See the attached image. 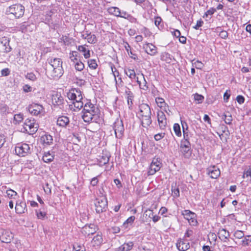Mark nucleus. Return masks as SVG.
<instances>
[{"mask_svg": "<svg viewBox=\"0 0 251 251\" xmlns=\"http://www.w3.org/2000/svg\"><path fill=\"white\" fill-rule=\"evenodd\" d=\"M67 97L69 100L73 101L72 103L69 106L74 111L79 110L83 107L84 104L82 101L83 98L81 92L79 89L71 90L68 93Z\"/></svg>", "mask_w": 251, "mask_h": 251, "instance_id": "f257e3e1", "label": "nucleus"}, {"mask_svg": "<svg viewBox=\"0 0 251 251\" xmlns=\"http://www.w3.org/2000/svg\"><path fill=\"white\" fill-rule=\"evenodd\" d=\"M138 116L144 127H148L152 123L151 108L146 103H142L139 106Z\"/></svg>", "mask_w": 251, "mask_h": 251, "instance_id": "f03ea898", "label": "nucleus"}, {"mask_svg": "<svg viewBox=\"0 0 251 251\" xmlns=\"http://www.w3.org/2000/svg\"><path fill=\"white\" fill-rule=\"evenodd\" d=\"M50 68L49 69L48 73L50 77L53 79H58L63 74L62 68V62L60 58H50L49 60Z\"/></svg>", "mask_w": 251, "mask_h": 251, "instance_id": "7ed1b4c3", "label": "nucleus"}, {"mask_svg": "<svg viewBox=\"0 0 251 251\" xmlns=\"http://www.w3.org/2000/svg\"><path fill=\"white\" fill-rule=\"evenodd\" d=\"M25 12V7L22 4H15L7 8L6 14L11 16V17L19 18L22 17Z\"/></svg>", "mask_w": 251, "mask_h": 251, "instance_id": "20e7f679", "label": "nucleus"}, {"mask_svg": "<svg viewBox=\"0 0 251 251\" xmlns=\"http://www.w3.org/2000/svg\"><path fill=\"white\" fill-rule=\"evenodd\" d=\"M39 126L33 118L26 119L24 124V128L29 134L35 133L38 130Z\"/></svg>", "mask_w": 251, "mask_h": 251, "instance_id": "39448f33", "label": "nucleus"}, {"mask_svg": "<svg viewBox=\"0 0 251 251\" xmlns=\"http://www.w3.org/2000/svg\"><path fill=\"white\" fill-rule=\"evenodd\" d=\"M95 205L97 213H100L105 211L107 207V201L105 196H102L96 199Z\"/></svg>", "mask_w": 251, "mask_h": 251, "instance_id": "423d86ee", "label": "nucleus"}, {"mask_svg": "<svg viewBox=\"0 0 251 251\" xmlns=\"http://www.w3.org/2000/svg\"><path fill=\"white\" fill-rule=\"evenodd\" d=\"M108 13L116 17H120L125 19H131L132 21H135L136 19L133 18L130 14L125 11H121L118 7H110L107 10Z\"/></svg>", "mask_w": 251, "mask_h": 251, "instance_id": "0eeeda50", "label": "nucleus"}, {"mask_svg": "<svg viewBox=\"0 0 251 251\" xmlns=\"http://www.w3.org/2000/svg\"><path fill=\"white\" fill-rule=\"evenodd\" d=\"M15 151L20 156H25L30 153L29 146L26 143L18 144L15 148Z\"/></svg>", "mask_w": 251, "mask_h": 251, "instance_id": "6e6552de", "label": "nucleus"}, {"mask_svg": "<svg viewBox=\"0 0 251 251\" xmlns=\"http://www.w3.org/2000/svg\"><path fill=\"white\" fill-rule=\"evenodd\" d=\"M113 129L115 136L117 138H121L124 134V128L122 121L117 120L114 124Z\"/></svg>", "mask_w": 251, "mask_h": 251, "instance_id": "1a4fd4ad", "label": "nucleus"}, {"mask_svg": "<svg viewBox=\"0 0 251 251\" xmlns=\"http://www.w3.org/2000/svg\"><path fill=\"white\" fill-rule=\"evenodd\" d=\"M180 148L184 157L189 158L192 153L189 141H181Z\"/></svg>", "mask_w": 251, "mask_h": 251, "instance_id": "9d476101", "label": "nucleus"}, {"mask_svg": "<svg viewBox=\"0 0 251 251\" xmlns=\"http://www.w3.org/2000/svg\"><path fill=\"white\" fill-rule=\"evenodd\" d=\"M161 163L158 158H154L151 163L149 170L148 172V175H153L158 171L161 167Z\"/></svg>", "mask_w": 251, "mask_h": 251, "instance_id": "9b49d317", "label": "nucleus"}, {"mask_svg": "<svg viewBox=\"0 0 251 251\" xmlns=\"http://www.w3.org/2000/svg\"><path fill=\"white\" fill-rule=\"evenodd\" d=\"M97 231V227L94 225H86L81 229L82 233L85 236L94 234Z\"/></svg>", "mask_w": 251, "mask_h": 251, "instance_id": "f8f14e48", "label": "nucleus"}, {"mask_svg": "<svg viewBox=\"0 0 251 251\" xmlns=\"http://www.w3.org/2000/svg\"><path fill=\"white\" fill-rule=\"evenodd\" d=\"M206 171L207 175L212 178H217L220 175L219 169L215 166L208 167Z\"/></svg>", "mask_w": 251, "mask_h": 251, "instance_id": "ddd939ff", "label": "nucleus"}, {"mask_svg": "<svg viewBox=\"0 0 251 251\" xmlns=\"http://www.w3.org/2000/svg\"><path fill=\"white\" fill-rule=\"evenodd\" d=\"M15 208L16 212L18 214L25 213L27 211L25 202L21 200L17 201Z\"/></svg>", "mask_w": 251, "mask_h": 251, "instance_id": "4468645a", "label": "nucleus"}, {"mask_svg": "<svg viewBox=\"0 0 251 251\" xmlns=\"http://www.w3.org/2000/svg\"><path fill=\"white\" fill-rule=\"evenodd\" d=\"M29 112L34 115H38L43 109V107L41 105L33 103L28 106Z\"/></svg>", "mask_w": 251, "mask_h": 251, "instance_id": "2eb2a0df", "label": "nucleus"}, {"mask_svg": "<svg viewBox=\"0 0 251 251\" xmlns=\"http://www.w3.org/2000/svg\"><path fill=\"white\" fill-rule=\"evenodd\" d=\"M157 120L160 128L164 129L167 125V119L163 112L159 111L157 112Z\"/></svg>", "mask_w": 251, "mask_h": 251, "instance_id": "dca6fc26", "label": "nucleus"}, {"mask_svg": "<svg viewBox=\"0 0 251 251\" xmlns=\"http://www.w3.org/2000/svg\"><path fill=\"white\" fill-rule=\"evenodd\" d=\"M125 94L126 95L127 99V104L129 108L131 109L133 104L132 100L134 98V95L132 92L129 90V88L125 86L124 88Z\"/></svg>", "mask_w": 251, "mask_h": 251, "instance_id": "f3484780", "label": "nucleus"}, {"mask_svg": "<svg viewBox=\"0 0 251 251\" xmlns=\"http://www.w3.org/2000/svg\"><path fill=\"white\" fill-rule=\"evenodd\" d=\"M145 51L151 55H154L157 53L156 47L152 44L147 43L143 46Z\"/></svg>", "mask_w": 251, "mask_h": 251, "instance_id": "a211bd4d", "label": "nucleus"}, {"mask_svg": "<svg viewBox=\"0 0 251 251\" xmlns=\"http://www.w3.org/2000/svg\"><path fill=\"white\" fill-rule=\"evenodd\" d=\"M13 238V234L9 231H4L0 236V239L3 243H10Z\"/></svg>", "mask_w": 251, "mask_h": 251, "instance_id": "6ab92c4d", "label": "nucleus"}, {"mask_svg": "<svg viewBox=\"0 0 251 251\" xmlns=\"http://www.w3.org/2000/svg\"><path fill=\"white\" fill-rule=\"evenodd\" d=\"M82 118L86 123H90L96 117L97 113H93L91 112L82 111Z\"/></svg>", "mask_w": 251, "mask_h": 251, "instance_id": "aec40b11", "label": "nucleus"}, {"mask_svg": "<svg viewBox=\"0 0 251 251\" xmlns=\"http://www.w3.org/2000/svg\"><path fill=\"white\" fill-rule=\"evenodd\" d=\"M176 246L179 251H185L189 249V243L185 240H179L176 244Z\"/></svg>", "mask_w": 251, "mask_h": 251, "instance_id": "412c9836", "label": "nucleus"}, {"mask_svg": "<svg viewBox=\"0 0 251 251\" xmlns=\"http://www.w3.org/2000/svg\"><path fill=\"white\" fill-rule=\"evenodd\" d=\"M9 41L6 39H3L0 42V51L3 52H8L11 51V48L9 45Z\"/></svg>", "mask_w": 251, "mask_h": 251, "instance_id": "4be33fe9", "label": "nucleus"}, {"mask_svg": "<svg viewBox=\"0 0 251 251\" xmlns=\"http://www.w3.org/2000/svg\"><path fill=\"white\" fill-rule=\"evenodd\" d=\"M69 123L70 120L69 118L65 116L59 117L56 121L57 125L62 127H66L69 125Z\"/></svg>", "mask_w": 251, "mask_h": 251, "instance_id": "5701e85b", "label": "nucleus"}, {"mask_svg": "<svg viewBox=\"0 0 251 251\" xmlns=\"http://www.w3.org/2000/svg\"><path fill=\"white\" fill-rule=\"evenodd\" d=\"M52 102L53 105L60 106L64 102V99L61 94L56 93L52 95Z\"/></svg>", "mask_w": 251, "mask_h": 251, "instance_id": "b1692460", "label": "nucleus"}, {"mask_svg": "<svg viewBox=\"0 0 251 251\" xmlns=\"http://www.w3.org/2000/svg\"><path fill=\"white\" fill-rule=\"evenodd\" d=\"M219 238L223 242H226L229 237V232L224 228L220 229L218 232Z\"/></svg>", "mask_w": 251, "mask_h": 251, "instance_id": "393cba45", "label": "nucleus"}, {"mask_svg": "<svg viewBox=\"0 0 251 251\" xmlns=\"http://www.w3.org/2000/svg\"><path fill=\"white\" fill-rule=\"evenodd\" d=\"M81 37L85 39H86L88 43L90 44H95L97 42L96 36L94 34H92L91 33H86L82 34Z\"/></svg>", "mask_w": 251, "mask_h": 251, "instance_id": "a878e982", "label": "nucleus"}, {"mask_svg": "<svg viewBox=\"0 0 251 251\" xmlns=\"http://www.w3.org/2000/svg\"><path fill=\"white\" fill-rule=\"evenodd\" d=\"M82 111L91 112L93 113H97L98 109L93 104L90 102H87L84 105Z\"/></svg>", "mask_w": 251, "mask_h": 251, "instance_id": "bb28decb", "label": "nucleus"}, {"mask_svg": "<svg viewBox=\"0 0 251 251\" xmlns=\"http://www.w3.org/2000/svg\"><path fill=\"white\" fill-rule=\"evenodd\" d=\"M40 141L42 144L49 145L52 143L53 139L51 135L45 133L41 137Z\"/></svg>", "mask_w": 251, "mask_h": 251, "instance_id": "cd10ccee", "label": "nucleus"}, {"mask_svg": "<svg viewBox=\"0 0 251 251\" xmlns=\"http://www.w3.org/2000/svg\"><path fill=\"white\" fill-rule=\"evenodd\" d=\"M110 155L109 154H102L99 156L98 159L99 164L100 166H102L108 163Z\"/></svg>", "mask_w": 251, "mask_h": 251, "instance_id": "c85d7f7f", "label": "nucleus"}, {"mask_svg": "<svg viewBox=\"0 0 251 251\" xmlns=\"http://www.w3.org/2000/svg\"><path fill=\"white\" fill-rule=\"evenodd\" d=\"M86 45L79 46L77 48L78 50L83 53V55L85 58H88L90 57V50L86 48Z\"/></svg>", "mask_w": 251, "mask_h": 251, "instance_id": "c756f323", "label": "nucleus"}, {"mask_svg": "<svg viewBox=\"0 0 251 251\" xmlns=\"http://www.w3.org/2000/svg\"><path fill=\"white\" fill-rule=\"evenodd\" d=\"M125 72L126 74L131 79L136 78L137 82L139 85H140V81H139L138 80V77L136 76V74L134 70L128 69L127 70H125Z\"/></svg>", "mask_w": 251, "mask_h": 251, "instance_id": "7c9ffc66", "label": "nucleus"}, {"mask_svg": "<svg viewBox=\"0 0 251 251\" xmlns=\"http://www.w3.org/2000/svg\"><path fill=\"white\" fill-rule=\"evenodd\" d=\"M133 246L132 242L125 243L119 248V251H128L131 250Z\"/></svg>", "mask_w": 251, "mask_h": 251, "instance_id": "2f4dec72", "label": "nucleus"}, {"mask_svg": "<svg viewBox=\"0 0 251 251\" xmlns=\"http://www.w3.org/2000/svg\"><path fill=\"white\" fill-rule=\"evenodd\" d=\"M155 101L158 105L160 108H164V110L165 111L166 113H168V111L166 109V103L163 98H156L155 99Z\"/></svg>", "mask_w": 251, "mask_h": 251, "instance_id": "473e14b6", "label": "nucleus"}, {"mask_svg": "<svg viewBox=\"0 0 251 251\" xmlns=\"http://www.w3.org/2000/svg\"><path fill=\"white\" fill-rule=\"evenodd\" d=\"M54 158V155L51 154L49 151L45 152L43 156L42 159L46 163L51 162Z\"/></svg>", "mask_w": 251, "mask_h": 251, "instance_id": "72a5a7b5", "label": "nucleus"}, {"mask_svg": "<svg viewBox=\"0 0 251 251\" xmlns=\"http://www.w3.org/2000/svg\"><path fill=\"white\" fill-rule=\"evenodd\" d=\"M185 219L187 220L193 219V217H195V214L189 210H185L182 212Z\"/></svg>", "mask_w": 251, "mask_h": 251, "instance_id": "f704fd0d", "label": "nucleus"}, {"mask_svg": "<svg viewBox=\"0 0 251 251\" xmlns=\"http://www.w3.org/2000/svg\"><path fill=\"white\" fill-rule=\"evenodd\" d=\"M103 240L101 235L97 234L92 240L94 246H99L102 243Z\"/></svg>", "mask_w": 251, "mask_h": 251, "instance_id": "c9c22d12", "label": "nucleus"}, {"mask_svg": "<svg viewBox=\"0 0 251 251\" xmlns=\"http://www.w3.org/2000/svg\"><path fill=\"white\" fill-rule=\"evenodd\" d=\"M161 59L168 63H170L172 61L171 55L168 52H163L161 55Z\"/></svg>", "mask_w": 251, "mask_h": 251, "instance_id": "e433bc0d", "label": "nucleus"}, {"mask_svg": "<svg viewBox=\"0 0 251 251\" xmlns=\"http://www.w3.org/2000/svg\"><path fill=\"white\" fill-rule=\"evenodd\" d=\"M222 119L225 121V123L227 125H230L231 124V122L232 121V117L231 114H230L229 113L227 114H225Z\"/></svg>", "mask_w": 251, "mask_h": 251, "instance_id": "4c0bfd02", "label": "nucleus"}, {"mask_svg": "<svg viewBox=\"0 0 251 251\" xmlns=\"http://www.w3.org/2000/svg\"><path fill=\"white\" fill-rule=\"evenodd\" d=\"M125 47L130 57L134 59H136L137 58V55L136 54L133 53V52L130 50V47L127 43H126V45H125Z\"/></svg>", "mask_w": 251, "mask_h": 251, "instance_id": "58836bf2", "label": "nucleus"}, {"mask_svg": "<svg viewBox=\"0 0 251 251\" xmlns=\"http://www.w3.org/2000/svg\"><path fill=\"white\" fill-rule=\"evenodd\" d=\"M194 99L196 103L199 104L202 102L204 100V97L201 95L196 93L194 95Z\"/></svg>", "mask_w": 251, "mask_h": 251, "instance_id": "ea45409f", "label": "nucleus"}, {"mask_svg": "<svg viewBox=\"0 0 251 251\" xmlns=\"http://www.w3.org/2000/svg\"><path fill=\"white\" fill-rule=\"evenodd\" d=\"M244 239L241 241V244L243 246H248L251 242V235L244 236Z\"/></svg>", "mask_w": 251, "mask_h": 251, "instance_id": "a19ab883", "label": "nucleus"}, {"mask_svg": "<svg viewBox=\"0 0 251 251\" xmlns=\"http://www.w3.org/2000/svg\"><path fill=\"white\" fill-rule=\"evenodd\" d=\"M153 215V211L150 209H148L145 211V212L144 213L143 216L145 217L146 220H148V218L151 219Z\"/></svg>", "mask_w": 251, "mask_h": 251, "instance_id": "79ce46f5", "label": "nucleus"}, {"mask_svg": "<svg viewBox=\"0 0 251 251\" xmlns=\"http://www.w3.org/2000/svg\"><path fill=\"white\" fill-rule=\"evenodd\" d=\"M173 128L176 135H177L178 137L181 136V132L180 130V127L179 124H175L174 125Z\"/></svg>", "mask_w": 251, "mask_h": 251, "instance_id": "37998d69", "label": "nucleus"}, {"mask_svg": "<svg viewBox=\"0 0 251 251\" xmlns=\"http://www.w3.org/2000/svg\"><path fill=\"white\" fill-rule=\"evenodd\" d=\"M76 62H75V68L76 70L78 71H81L82 70H83V69L84 68V64L81 62V61H76Z\"/></svg>", "mask_w": 251, "mask_h": 251, "instance_id": "c03bdc74", "label": "nucleus"}, {"mask_svg": "<svg viewBox=\"0 0 251 251\" xmlns=\"http://www.w3.org/2000/svg\"><path fill=\"white\" fill-rule=\"evenodd\" d=\"M172 195L174 198H177L179 196V190L178 188H176L173 185H172Z\"/></svg>", "mask_w": 251, "mask_h": 251, "instance_id": "a18cd8bd", "label": "nucleus"}, {"mask_svg": "<svg viewBox=\"0 0 251 251\" xmlns=\"http://www.w3.org/2000/svg\"><path fill=\"white\" fill-rule=\"evenodd\" d=\"M244 233L243 231L239 230L235 231L234 233V236L237 239H242L244 237Z\"/></svg>", "mask_w": 251, "mask_h": 251, "instance_id": "49530a36", "label": "nucleus"}, {"mask_svg": "<svg viewBox=\"0 0 251 251\" xmlns=\"http://www.w3.org/2000/svg\"><path fill=\"white\" fill-rule=\"evenodd\" d=\"M88 64L90 68L95 69L98 66L96 61L94 59H90L88 61Z\"/></svg>", "mask_w": 251, "mask_h": 251, "instance_id": "de8ad7c7", "label": "nucleus"}, {"mask_svg": "<svg viewBox=\"0 0 251 251\" xmlns=\"http://www.w3.org/2000/svg\"><path fill=\"white\" fill-rule=\"evenodd\" d=\"M6 194L8 197L10 199L15 198V197L17 196V193L12 189H9L6 191Z\"/></svg>", "mask_w": 251, "mask_h": 251, "instance_id": "09e8293b", "label": "nucleus"}, {"mask_svg": "<svg viewBox=\"0 0 251 251\" xmlns=\"http://www.w3.org/2000/svg\"><path fill=\"white\" fill-rule=\"evenodd\" d=\"M135 219L134 216H130L124 222V226L127 227L128 225H131L134 222Z\"/></svg>", "mask_w": 251, "mask_h": 251, "instance_id": "8fccbe9b", "label": "nucleus"}, {"mask_svg": "<svg viewBox=\"0 0 251 251\" xmlns=\"http://www.w3.org/2000/svg\"><path fill=\"white\" fill-rule=\"evenodd\" d=\"M77 56V52L73 51L70 53V58L72 61H73L74 63H75V61H77V59L76 58Z\"/></svg>", "mask_w": 251, "mask_h": 251, "instance_id": "3c124183", "label": "nucleus"}, {"mask_svg": "<svg viewBox=\"0 0 251 251\" xmlns=\"http://www.w3.org/2000/svg\"><path fill=\"white\" fill-rule=\"evenodd\" d=\"M14 121L17 123L21 122L23 119V115L21 114H16L14 117Z\"/></svg>", "mask_w": 251, "mask_h": 251, "instance_id": "603ef678", "label": "nucleus"}, {"mask_svg": "<svg viewBox=\"0 0 251 251\" xmlns=\"http://www.w3.org/2000/svg\"><path fill=\"white\" fill-rule=\"evenodd\" d=\"M216 11V9L214 8H211L209 10H208L205 13L203 16V17H207L208 15H213Z\"/></svg>", "mask_w": 251, "mask_h": 251, "instance_id": "864d4df0", "label": "nucleus"}, {"mask_svg": "<svg viewBox=\"0 0 251 251\" xmlns=\"http://www.w3.org/2000/svg\"><path fill=\"white\" fill-rule=\"evenodd\" d=\"M25 77L27 79L32 81H34L36 79L35 75L32 73H27Z\"/></svg>", "mask_w": 251, "mask_h": 251, "instance_id": "5fc2aeb1", "label": "nucleus"}, {"mask_svg": "<svg viewBox=\"0 0 251 251\" xmlns=\"http://www.w3.org/2000/svg\"><path fill=\"white\" fill-rule=\"evenodd\" d=\"M183 140H182L181 141H189V139L190 137V135L188 131H186L184 132H183Z\"/></svg>", "mask_w": 251, "mask_h": 251, "instance_id": "6e6d98bb", "label": "nucleus"}, {"mask_svg": "<svg viewBox=\"0 0 251 251\" xmlns=\"http://www.w3.org/2000/svg\"><path fill=\"white\" fill-rule=\"evenodd\" d=\"M5 142V136L3 134L0 133V148L3 146Z\"/></svg>", "mask_w": 251, "mask_h": 251, "instance_id": "4d7b16f0", "label": "nucleus"}, {"mask_svg": "<svg viewBox=\"0 0 251 251\" xmlns=\"http://www.w3.org/2000/svg\"><path fill=\"white\" fill-rule=\"evenodd\" d=\"M203 24V22L200 19L197 22V24L195 26L193 27L195 29H198L200 27H201Z\"/></svg>", "mask_w": 251, "mask_h": 251, "instance_id": "13d9d810", "label": "nucleus"}, {"mask_svg": "<svg viewBox=\"0 0 251 251\" xmlns=\"http://www.w3.org/2000/svg\"><path fill=\"white\" fill-rule=\"evenodd\" d=\"M219 36L223 39H226L227 37L228 33L225 30H222L220 32Z\"/></svg>", "mask_w": 251, "mask_h": 251, "instance_id": "bf43d9fd", "label": "nucleus"}, {"mask_svg": "<svg viewBox=\"0 0 251 251\" xmlns=\"http://www.w3.org/2000/svg\"><path fill=\"white\" fill-rule=\"evenodd\" d=\"M236 100L239 104H242L244 102L245 99L243 96L241 95H238L236 97Z\"/></svg>", "mask_w": 251, "mask_h": 251, "instance_id": "052dcab7", "label": "nucleus"}, {"mask_svg": "<svg viewBox=\"0 0 251 251\" xmlns=\"http://www.w3.org/2000/svg\"><path fill=\"white\" fill-rule=\"evenodd\" d=\"M111 68L115 78L119 76V73L117 71V69L113 65L111 66Z\"/></svg>", "mask_w": 251, "mask_h": 251, "instance_id": "680f3d73", "label": "nucleus"}, {"mask_svg": "<svg viewBox=\"0 0 251 251\" xmlns=\"http://www.w3.org/2000/svg\"><path fill=\"white\" fill-rule=\"evenodd\" d=\"M32 88L28 85L26 84L23 86V91L25 93L30 92Z\"/></svg>", "mask_w": 251, "mask_h": 251, "instance_id": "e2e57ef3", "label": "nucleus"}, {"mask_svg": "<svg viewBox=\"0 0 251 251\" xmlns=\"http://www.w3.org/2000/svg\"><path fill=\"white\" fill-rule=\"evenodd\" d=\"M36 215L38 219H43L46 216V213L43 212H36Z\"/></svg>", "mask_w": 251, "mask_h": 251, "instance_id": "0e129e2a", "label": "nucleus"}, {"mask_svg": "<svg viewBox=\"0 0 251 251\" xmlns=\"http://www.w3.org/2000/svg\"><path fill=\"white\" fill-rule=\"evenodd\" d=\"M10 71L8 68H5L1 71V74L2 76H7L9 75Z\"/></svg>", "mask_w": 251, "mask_h": 251, "instance_id": "69168bd1", "label": "nucleus"}, {"mask_svg": "<svg viewBox=\"0 0 251 251\" xmlns=\"http://www.w3.org/2000/svg\"><path fill=\"white\" fill-rule=\"evenodd\" d=\"M162 21V19L160 17H156L155 18L154 20V24L156 26H157L159 28V26L160 25Z\"/></svg>", "mask_w": 251, "mask_h": 251, "instance_id": "338daca9", "label": "nucleus"}, {"mask_svg": "<svg viewBox=\"0 0 251 251\" xmlns=\"http://www.w3.org/2000/svg\"><path fill=\"white\" fill-rule=\"evenodd\" d=\"M172 34L173 35L176 37V38H178L180 36V32L177 30V29H175L174 30V31L172 32Z\"/></svg>", "mask_w": 251, "mask_h": 251, "instance_id": "774afa93", "label": "nucleus"}]
</instances>
